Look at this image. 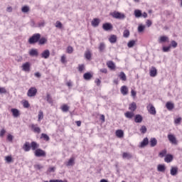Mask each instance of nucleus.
Listing matches in <instances>:
<instances>
[{
	"instance_id": "f257e3e1",
	"label": "nucleus",
	"mask_w": 182,
	"mask_h": 182,
	"mask_svg": "<svg viewBox=\"0 0 182 182\" xmlns=\"http://www.w3.org/2000/svg\"><path fill=\"white\" fill-rule=\"evenodd\" d=\"M110 16H112V18H114V19H119V21H123V19H126V15L119 11H114L112 13H110Z\"/></svg>"
},
{
	"instance_id": "f03ea898",
	"label": "nucleus",
	"mask_w": 182,
	"mask_h": 182,
	"mask_svg": "<svg viewBox=\"0 0 182 182\" xmlns=\"http://www.w3.org/2000/svg\"><path fill=\"white\" fill-rule=\"evenodd\" d=\"M39 39H41V34L35 33L28 39V43H30V45L38 43V42H39Z\"/></svg>"
},
{
	"instance_id": "7ed1b4c3",
	"label": "nucleus",
	"mask_w": 182,
	"mask_h": 182,
	"mask_svg": "<svg viewBox=\"0 0 182 182\" xmlns=\"http://www.w3.org/2000/svg\"><path fill=\"white\" fill-rule=\"evenodd\" d=\"M36 93H38V90L35 87H31L27 92V96L28 97H35L36 96Z\"/></svg>"
},
{
	"instance_id": "20e7f679",
	"label": "nucleus",
	"mask_w": 182,
	"mask_h": 182,
	"mask_svg": "<svg viewBox=\"0 0 182 182\" xmlns=\"http://www.w3.org/2000/svg\"><path fill=\"white\" fill-rule=\"evenodd\" d=\"M168 139L169 140L170 143L171 144H173L174 146H177L178 144V141H177V138H176V136L173 134H168Z\"/></svg>"
},
{
	"instance_id": "39448f33",
	"label": "nucleus",
	"mask_w": 182,
	"mask_h": 182,
	"mask_svg": "<svg viewBox=\"0 0 182 182\" xmlns=\"http://www.w3.org/2000/svg\"><path fill=\"white\" fill-rule=\"evenodd\" d=\"M34 156L36 157H46V152L41 149H37L34 151Z\"/></svg>"
},
{
	"instance_id": "423d86ee",
	"label": "nucleus",
	"mask_w": 182,
	"mask_h": 182,
	"mask_svg": "<svg viewBox=\"0 0 182 182\" xmlns=\"http://www.w3.org/2000/svg\"><path fill=\"white\" fill-rule=\"evenodd\" d=\"M21 69L23 72H31V63L26 62L23 63Z\"/></svg>"
},
{
	"instance_id": "0eeeda50",
	"label": "nucleus",
	"mask_w": 182,
	"mask_h": 182,
	"mask_svg": "<svg viewBox=\"0 0 182 182\" xmlns=\"http://www.w3.org/2000/svg\"><path fill=\"white\" fill-rule=\"evenodd\" d=\"M147 109H148V112L150 113V114L154 115L156 113V108L151 104H149V106H147Z\"/></svg>"
},
{
	"instance_id": "6e6552de",
	"label": "nucleus",
	"mask_w": 182,
	"mask_h": 182,
	"mask_svg": "<svg viewBox=\"0 0 182 182\" xmlns=\"http://www.w3.org/2000/svg\"><path fill=\"white\" fill-rule=\"evenodd\" d=\"M134 121L135 123H141L143 122V116H141L139 114L134 115Z\"/></svg>"
},
{
	"instance_id": "1a4fd4ad",
	"label": "nucleus",
	"mask_w": 182,
	"mask_h": 182,
	"mask_svg": "<svg viewBox=\"0 0 182 182\" xmlns=\"http://www.w3.org/2000/svg\"><path fill=\"white\" fill-rule=\"evenodd\" d=\"M149 75L151 77H156V76H157V69L156 68V67L151 68Z\"/></svg>"
},
{
	"instance_id": "9d476101",
	"label": "nucleus",
	"mask_w": 182,
	"mask_h": 182,
	"mask_svg": "<svg viewBox=\"0 0 182 182\" xmlns=\"http://www.w3.org/2000/svg\"><path fill=\"white\" fill-rule=\"evenodd\" d=\"M102 28L104 31H111L113 29V26L110 23H105L102 25Z\"/></svg>"
},
{
	"instance_id": "9b49d317",
	"label": "nucleus",
	"mask_w": 182,
	"mask_h": 182,
	"mask_svg": "<svg viewBox=\"0 0 182 182\" xmlns=\"http://www.w3.org/2000/svg\"><path fill=\"white\" fill-rule=\"evenodd\" d=\"M49 56H50V51H49V50H45L41 53V58H43V59H48Z\"/></svg>"
},
{
	"instance_id": "f8f14e48",
	"label": "nucleus",
	"mask_w": 182,
	"mask_h": 182,
	"mask_svg": "<svg viewBox=\"0 0 182 182\" xmlns=\"http://www.w3.org/2000/svg\"><path fill=\"white\" fill-rule=\"evenodd\" d=\"M121 93L122 95H123V96H126L127 95H129V88L127 87V86L126 85H123L121 87Z\"/></svg>"
},
{
	"instance_id": "ddd939ff",
	"label": "nucleus",
	"mask_w": 182,
	"mask_h": 182,
	"mask_svg": "<svg viewBox=\"0 0 182 182\" xmlns=\"http://www.w3.org/2000/svg\"><path fill=\"white\" fill-rule=\"evenodd\" d=\"M28 55H29L30 56H36V57H37V56H38L39 53L38 52V50H37V49H36V48H32V49H31V50H29Z\"/></svg>"
},
{
	"instance_id": "4468645a",
	"label": "nucleus",
	"mask_w": 182,
	"mask_h": 182,
	"mask_svg": "<svg viewBox=\"0 0 182 182\" xmlns=\"http://www.w3.org/2000/svg\"><path fill=\"white\" fill-rule=\"evenodd\" d=\"M149 144V138L145 137L142 141L140 143L139 147L143 149V147H146Z\"/></svg>"
},
{
	"instance_id": "2eb2a0df",
	"label": "nucleus",
	"mask_w": 182,
	"mask_h": 182,
	"mask_svg": "<svg viewBox=\"0 0 182 182\" xmlns=\"http://www.w3.org/2000/svg\"><path fill=\"white\" fill-rule=\"evenodd\" d=\"M11 112L14 117H19V116L21 115V113H19V109H18L16 108L11 109Z\"/></svg>"
},
{
	"instance_id": "dca6fc26",
	"label": "nucleus",
	"mask_w": 182,
	"mask_h": 182,
	"mask_svg": "<svg viewBox=\"0 0 182 182\" xmlns=\"http://www.w3.org/2000/svg\"><path fill=\"white\" fill-rule=\"evenodd\" d=\"M65 166H67V167H72L73 166H75V158L71 157L68 162H65Z\"/></svg>"
},
{
	"instance_id": "f3484780",
	"label": "nucleus",
	"mask_w": 182,
	"mask_h": 182,
	"mask_svg": "<svg viewBox=\"0 0 182 182\" xmlns=\"http://www.w3.org/2000/svg\"><path fill=\"white\" fill-rule=\"evenodd\" d=\"M107 66L109 68V69H110L111 70H114V69H116V65L114 64V63H113V61L109 60L107 63Z\"/></svg>"
},
{
	"instance_id": "a211bd4d",
	"label": "nucleus",
	"mask_w": 182,
	"mask_h": 182,
	"mask_svg": "<svg viewBox=\"0 0 182 182\" xmlns=\"http://www.w3.org/2000/svg\"><path fill=\"white\" fill-rule=\"evenodd\" d=\"M178 173V168L177 166H171V176H177Z\"/></svg>"
},
{
	"instance_id": "6ab92c4d",
	"label": "nucleus",
	"mask_w": 182,
	"mask_h": 182,
	"mask_svg": "<svg viewBox=\"0 0 182 182\" xmlns=\"http://www.w3.org/2000/svg\"><path fill=\"white\" fill-rule=\"evenodd\" d=\"M23 150L25 151H31V144L28 141H26L23 146Z\"/></svg>"
},
{
	"instance_id": "aec40b11",
	"label": "nucleus",
	"mask_w": 182,
	"mask_h": 182,
	"mask_svg": "<svg viewBox=\"0 0 182 182\" xmlns=\"http://www.w3.org/2000/svg\"><path fill=\"white\" fill-rule=\"evenodd\" d=\"M159 43H164L166 42H168V37L166 36H162L159 38Z\"/></svg>"
},
{
	"instance_id": "412c9836",
	"label": "nucleus",
	"mask_w": 182,
	"mask_h": 182,
	"mask_svg": "<svg viewBox=\"0 0 182 182\" xmlns=\"http://www.w3.org/2000/svg\"><path fill=\"white\" fill-rule=\"evenodd\" d=\"M31 129L34 132V133H41V128L38 127V124H31Z\"/></svg>"
},
{
	"instance_id": "4be33fe9",
	"label": "nucleus",
	"mask_w": 182,
	"mask_h": 182,
	"mask_svg": "<svg viewBox=\"0 0 182 182\" xmlns=\"http://www.w3.org/2000/svg\"><path fill=\"white\" fill-rule=\"evenodd\" d=\"M92 26L94 28H97L99 26V24L100 23V20L99 18H94L91 22Z\"/></svg>"
},
{
	"instance_id": "5701e85b",
	"label": "nucleus",
	"mask_w": 182,
	"mask_h": 182,
	"mask_svg": "<svg viewBox=\"0 0 182 182\" xmlns=\"http://www.w3.org/2000/svg\"><path fill=\"white\" fill-rule=\"evenodd\" d=\"M84 56L85 59H87V60H90V59H92V53L90 52V50H87L85 52Z\"/></svg>"
},
{
	"instance_id": "b1692460",
	"label": "nucleus",
	"mask_w": 182,
	"mask_h": 182,
	"mask_svg": "<svg viewBox=\"0 0 182 182\" xmlns=\"http://www.w3.org/2000/svg\"><path fill=\"white\" fill-rule=\"evenodd\" d=\"M149 144L151 147H156L157 146V139L156 138H151Z\"/></svg>"
},
{
	"instance_id": "393cba45",
	"label": "nucleus",
	"mask_w": 182,
	"mask_h": 182,
	"mask_svg": "<svg viewBox=\"0 0 182 182\" xmlns=\"http://www.w3.org/2000/svg\"><path fill=\"white\" fill-rule=\"evenodd\" d=\"M122 158L127 159V160H130V159L133 158V155H132V154L128 152H124L122 154Z\"/></svg>"
},
{
	"instance_id": "a878e982",
	"label": "nucleus",
	"mask_w": 182,
	"mask_h": 182,
	"mask_svg": "<svg viewBox=\"0 0 182 182\" xmlns=\"http://www.w3.org/2000/svg\"><path fill=\"white\" fill-rule=\"evenodd\" d=\"M110 43H116L117 42V36L116 35H112L109 38Z\"/></svg>"
},
{
	"instance_id": "bb28decb",
	"label": "nucleus",
	"mask_w": 182,
	"mask_h": 182,
	"mask_svg": "<svg viewBox=\"0 0 182 182\" xmlns=\"http://www.w3.org/2000/svg\"><path fill=\"white\" fill-rule=\"evenodd\" d=\"M166 107L168 109L169 111L173 110L174 109V103L168 102L166 104Z\"/></svg>"
},
{
	"instance_id": "cd10ccee",
	"label": "nucleus",
	"mask_w": 182,
	"mask_h": 182,
	"mask_svg": "<svg viewBox=\"0 0 182 182\" xmlns=\"http://www.w3.org/2000/svg\"><path fill=\"white\" fill-rule=\"evenodd\" d=\"M157 170L161 173H164V171H166V165L164 164L158 165Z\"/></svg>"
},
{
	"instance_id": "c85d7f7f",
	"label": "nucleus",
	"mask_w": 182,
	"mask_h": 182,
	"mask_svg": "<svg viewBox=\"0 0 182 182\" xmlns=\"http://www.w3.org/2000/svg\"><path fill=\"white\" fill-rule=\"evenodd\" d=\"M125 117H127V119H133V117H134V112H127L124 114Z\"/></svg>"
},
{
	"instance_id": "c756f323",
	"label": "nucleus",
	"mask_w": 182,
	"mask_h": 182,
	"mask_svg": "<svg viewBox=\"0 0 182 182\" xmlns=\"http://www.w3.org/2000/svg\"><path fill=\"white\" fill-rule=\"evenodd\" d=\"M166 163H171L173 161V155L167 154L164 159Z\"/></svg>"
},
{
	"instance_id": "7c9ffc66",
	"label": "nucleus",
	"mask_w": 182,
	"mask_h": 182,
	"mask_svg": "<svg viewBox=\"0 0 182 182\" xmlns=\"http://www.w3.org/2000/svg\"><path fill=\"white\" fill-rule=\"evenodd\" d=\"M30 146L32 149V150H35L36 151V150H38L39 145L36 141H32Z\"/></svg>"
},
{
	"instance_id": "2f4dec72",
	"label": "nucleus",
	"mask_w": 182,
	"mask_h": 182,
	"mask_svg": "<svg viewBox=\"0 0 182 182\" xmlns=\"http://www.w3.org/2000/svg\"><path fill=\"white\" fill-rule=\"evenodd\" d=\"M116 136L120 139L124 136V132L122 129H118L116 131Z\"/></svg>"
},
{
	"instance_id": "473e14b6",
	"label": "nucleus",
	"mask_w": 182,
	"mask_h": 182,
	"mask_svg": "<svg viewBox=\"0 0 182 182\" xmlns=\"http://www.w3.org/2000/svg\"><path fill=\"white\" fill-rule=\"evenodd\" d=\"M137 109V105H136V102H132L131 105H129V109L131 110V112H134Z\"/></svg>"
},
{
	"instance_id": "72a5a7b5",
	"label": "nucleus",
	"mask_w": 182,
	"mask_h": 182,
	"mask_svg": "<svg viewBox=\"0 0 182 182\" xmlns=\"http://www.w3.org/2000/svg\"><path fill=\"white\" fill-rule=\"evenodd\" d=\"M92 75L90 73H86L83 75L85 80H90L92 79Z\"/></svg>"
},
{
	"instance_id": "f704fd0d",
	"label": "nucleus",
	"mask_w": 182,
	"mask_h": 182,
	"mask_svg": "<svg viewBox=\"0 0 182 182\" xmlns=\"http://www.w3.org/2000/svg\"><path fill=\"white\" fill-rule=\"evenodd\" d=\"M119 77L121 80H123L124 82H126L127 80V77H126V74L124 73L121 72L120 74L119 75Z\"/></svg>"
},
{
	"instance_id": "c9c22d12",
	"label": "nucleus",
	"mask_w": 182,
	"mask_h": 182,
	"mask_svg": "<svg viewBox=\"0 0 182 182\" xmlns=\"http://www.w3.org/2000/svg\"><path fill=\"white\" fill-rule=\"evenodd\" d=\"M98 49L100 52H103L106 49V44L105 43H100Z\"/></svg>"
},
{
	"instance_id": "e433bc0d",
	"label": "nucleus",
	"mask_w": 182,
	"mask_h": 182,
	"mask_svg": "<svg viewBox=\"0 0 182 182\" xmlns=\"http://www.w3.org/2000/svg\"><path fill=\"white\" fill-rule=\"evenodd\" d=\"M30 11L29 6H24L21 8V12L23 14H28V12Z\"/></svg>"
},
{
	"instance_id": "4c0bfd02",
	"label": "nucleus",
	"mask_w": 182,
	"mask_h": 182,
	"mask_svg": "<svg viewBox=\"0 0 182 182\" xmlns=\"http://www.w3.org/2000/svg\"><path fill=\"white\" fill-rule=\"evenodd\" d=\"M134 16L136 18H140L142 16L141 11L140 10H135L134 11Z\"/></svg>"
},
{
	"instance_id": "58836bf2",
	"label": "nucleus",
	"mask_w": 182,
	"mask_h": 182,
	"mask_svg": "<svg viewBox=\"0 0 182 182\" xmlns=\"http://www.w3.org/2000/svg\"><path fill=\"white\" fill-rule=\"evenodd\" d=\"M139 131L142 134H145V133H147V127L144 125L141 126Z\"/></svg>"
},
{
	"instance_id": "ea45409f",
	"label": "nucleus",
	"mask_w": 182,
	"mask_h": 182,
	"mask_svg": "<svg viewBox=\"0 0 182 182\" xmlns=\"http://www.w3.org/2000/svg\"><path fill=\"white\" fill-rule=\"evenodd\" d=\"M46 42H48V40L45 38H40V39L38 40L39 45H45Z\"/></svg>"
},
{
	"instance_id": "a19ab883",
	"label": "nucleus",
	"mask_w": 182,
	"mask_h": 182,
	"mask_svg": "<svg viewBox=\"0 0 182 182\" xmlns=\"http://www.w3.org/2000/svg\"><path fill=\"white\" fill-rule=\"evenodd\" d=\"M134 45H136V41H134V40H132V41H129L127 43L128 48H133V46H134Z\"/></svg>"
},
{
	"instance_id": "79ce46f5",
	"label": "nucleus",
	"mask_w": 182,
	"mask_h": 182,
	"mask_svg": "<svg viewBox=\"0 0 182 182\" xmlns=\"http://www.w3.org/2000/svg\"><path fill=\"white\" fill-rule=\"evenodd\" d=\"M41 139H43V140H45L46 141H49V140L50 139L49 138V136H48V134H41Z\"/></svg>"
},
{
	"instance_id": "37998d69",
	"label": "nucleus",
	"mask_w": 182,
	"mask_h": 182,
	"mask_svg": "<svg viewBox=\"0 0 182 182\" xmlns=\"http://www.w3.org/2000/svg\"><path fill=\"white\" fill-rule=\"evenodd\" d=\"M166 154H167V149H164V150H162V151L159 153V157H161V159H163V157H164V156H166Z\"/></svg>"
},
{
	"instance_id": "c03bdc74",
	"label": "nucleus",
	"mask_w": 182,
	"mask_h": 182,
	"mask_svg": "<svg viewBox=\"0 0 182 182\" xmlns=\"http://www.w3.org/2000/svg\"><path fill=\"white\" fill-rule=\"evenodd\" d=\"M46 101H47L48 103H49L50 105H52V103H53V100H52V97H51L49 94H47Z\"/></svg>"
},
{
	"instance_id": "a18cd8bd",
	"label": "nucleus",
	"mask_w": 182,
	"mask_h": 182,
	"mask_svg": "<svg viewBox=\"0 0 182 182\" xmlns=\"http://www.w3.org/2000/svg\"><path fill=\"white\" fill-rule=\"evenodd\" d=\"M63 26V24H62L60 21H57L55 22V28H58V29H62Z\"/></svg>"
},
{
	"instance_id": "49530a36",
	"label": "nucleus",
	"mask_w": 182,
	"mask_h": 182,
	"mask_svg": "<svg viewBox=\"0 0 182 182\" xmlns=\"http://www.w3.org/2000/svg\"><path fill=\"white\" fill-rule=\"evenodd\" d=\"M146 26L140 24L139 26H138V32L139 33H141V32H143L145 29Z\"/></svg>"
},
{
	"instance_id": "de8ad7c7",
	"label": "nucleus",
	"mask_w": 182,
	"mask_h": 182,
	"mask_svg": "<svg viewBox=\"0 0 182 182\" xmlns=\"http://www.w3.org/2000/svg\"><path fill=\"white\" fill-rule=\"evenodd\" d=\"M123 36L124 38H129L130 36V31L129 30L124 31Z\"/></svg>"
},
{
	"instance_id": "09e8293b",
	"label": "nucleus",
	"mask_w": 182,
	"mask_h": 182,
	"mask_svg": "<svg viewBox=\"0 0 182 182\" xmlns=\"http://www.w3.org/2000/svg\"><path fill=\"white\" fill-rule=\"evenodd\" d=\"M5 161H6V163H12V156H5Z\"/></svg>"
},
{
	"instance_id": "8fccbe9b",
	"label": "nucleus",
	"mask_w": 182,
	"mask_h": 182,
	"mask_svg": "<svg viewBox=\"0 0 182 182\" xmlns=\"http://www.w3.org/2000/svg\"><path fill=\"white\" fill-rule=\"evenodd\" d=\"M62 111L65 112H69V107L68 105H63Z\"/></svg>"
},
{
	"instance_id": "3c124183",
	"label": "nucleus",
	"mask_w": 182,
	"mask_h": 182,
	"mask_svg": "<svg viewBox=\"0 0 182 182\" xmlns=\"http://www.w3.org/2000/svg\"><path fill=\"white\" fill-rule=\"evenodd\" d=\"M43 119V112L42 111H40L38 113V122L42 120Z\"/></svg>"
},
{
	"instance_id": "603ef678",
	"label": "nucleus",
	"mask_w": 182,
	"mask_h": 182,
	"mask_svg": "<svg viewBox=\"0 0 182 182\" xmlns=\"http://www.w3.org/2000/svg\"><path fill=\"white\" fill-rule=\"evenodd\" d=\"M170 48H171L170 46H168V47L164 46L162 48V50H163V52H169Z\"/></svg>"
},
{
	"instance_id": "864d4df0",
	"label": "nucleus",
	"mask_w": 182,
	"mask_h": 182,
	"mask_svg": "<svg viewBox=\"0 0 182 182\" xmlns=\"http://www.w3.org/2000/svg\"><path fill=\"white\" fill-rule=\"evenodd\" d=\"M175 124H180L181 123V117H178L174 120Z\"/></svg>"
},
{
	"instance_id": "5fc2aeb1",
	"label": "nucleus",
	"mask_w": 182,
	"mask_h": 182,
	"mask_svg": "<svg viewBox=\"0 0 182 182\" xmlns=\"http://www.w3.org/2000/svg\"><path fill=\"white\" fill-rule=\"evenodd\" d=\"M23 107H25L26 109H28V107H29L30 105L29 102L28 101H24L23 104Z\"/></svg>"
},
{
	"instance_id": "6e6d98bb",
	"label": "nucleus",
	"mask_w": 182,
	"mask_h": 182,
	"mask_svg": "<svg viewBox=\"0 0 182 182\" xmlns=\"http://www.w3.org/2000/svg\"><path fill=\"white\" fill-rule=\"evenodd\" d=\"M67 52L68 53H73V47L68 46V48H67Z\"/></svg>"
},
{
	"instance_id": "4d7b16f0",
	"label": "nucleus",
	"mask_w": 182,
	"mask_h": 182,
	"mask_svg": "<svg viewBox=\"0 0 182 182\" xmlns=\"http://www.w3.org/2000/svg\"><path fill=\"white\" fill-rule=\"evenodd\" d=\"M85 70V65H80L78 67L79 72H83Z\"/></svg>"
},
{
	"instance_id": "13d9d810",
	"label": "nucleus",
	"mask_w": 182,
	"mask_h": 182,
	"mask_svg": "<svg viewBox=\"0 0 182 182\" xmlns=\"http://www.w3.org/2000/svg\"><path fill=\"white\" fill-rule=\"evenodd\" d=\"M7 140H9V141H12L14 140V136H12V134H9L7 136Z\"/></svg>"
},
{
	"instance_id": "bf43d9fd",
	"label": "nucleus",
	"mask_w": 182,
	"mask_h": 182,
	"mask_svg": "<svg viewBox=\"0 0 182 182\" xmlns=\"http://www.w3.org/2000/svg\"><path fill=\"white\" fill-rule=\"evenodd\" d=\"M171 44L172 48H177L178 44L177 42H176V41H172Z\"/></svg>"
},
{
	"instance_id": "052dcab7",
	"label": "nucleus",
	"mask_w": 182,
	"mask_h": 182,
	"mask_svg": "<svg viewBox=\"0 0 182 182\" xmlns=\"http://www.w3.org/2000/svg\"><path fill=\"white\" fill-rule=\"evenodd\" d=\"M5 133H6V131L4 129H1L0 132V137H4Z\"/></svg>"
},
{
	"instance_id": "680f3d73",
	"label": "nucleus",
	"mask_w": 182,
	"mask_h": 182,
	"mask_svg": "<svg viewBox=\"0 0 182 182\" xmlns=\"http://www.w3.org/2000/svg\"><path fill=\"white\" fill-rule=\"evenodd\" d=\"M66 62V56L65 55L61 56V63H65Z\"/></svg>"
},
{
	"instance_id": "e2e57ef3",
	"label": "nucleus",
	"mask_w": 182,
	"mask_h": 182,
	"mask_svg": "<svg viewBox=\"0 0 182 182\" xmlns=\"http://www.w3.org/2000/svg\"><path fill=\"white\" fill-rule=\"evenodd\" d=\"M136 91H134V90H132L131 96H132V97H136Z\"/></svg>"
},
{
	"instance_id": "0e129e2a",
	"label": "nucleus",
	"mask_w": 182,
	"mask_h": 182,
	"mask_svg": "<svg viewBox=\"0 0 182 182\" xmlns=\"http://www.w3.org/2000/svg\"><path fill=\"white\" fill-rule=\"evenodd\" d=\"M6 93V90L4 87H0V94Z\"/></svg>"
},
{
	"instance_id": "69168bd1",
	"label": "nucleus",
	"mask_w": 182,
	"mask_h": 182,
	"mask_svg": "<svg viewBox=\"0 0 182 182\" xmlns=\"http://www.w3.org/2000/svg\"><path fill=\"white\" fill-rule=\"evenodd\" d=\"M43 26H45V21L38 23V28H43Z\"/></svg>"
},
{
	"instance_id": "338daca9",
	"label": "nucleus",
	"mask_w": 182,
	"mask_h": 182,
	"mask_svg": "<svg viewBox=\"0 0 182 182\" xmlns=\"http://www.w3.org/2000/svg\"><path fill=\"white\" fill-rule=\"evenodd\" d=\"M146 25H147L148 28H150V26H151V21L147 20Z\"/></svg>"
},
{
	"instance_id": "774afa93",
	"label": "nucleus",
	"mask_w": 182,
	"mask_h": 182,
	"mask_svg": "<svg viewBox=\"0 0 182 182\" xmlns=\"http://www.w3.org/2000/svg\"><path fill=\"white\" fill-rule=\"evenodd\" d=\"M100 72L102 73H107V69H106V68L100 69Z\"/></svg>"
}]
</instances>
